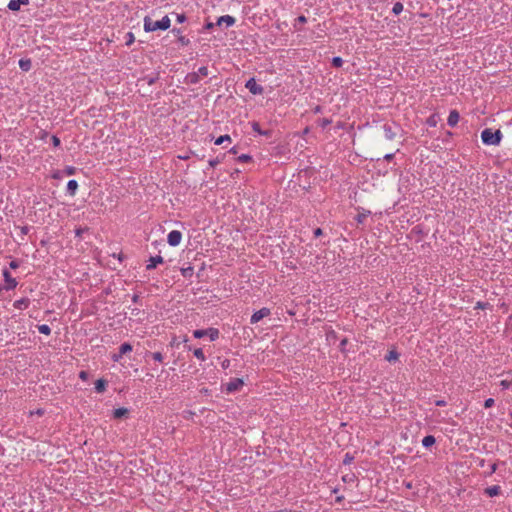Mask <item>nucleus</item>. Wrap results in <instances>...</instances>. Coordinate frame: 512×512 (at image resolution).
Returning a JSON list of instances; mask_svg holds the SVG:
<instances>
[{
  "mask_svg": "<svg viewBox=\"0 0 512 512\" xmlns=\"http://www.w3.org/2000/svg\"><path fill=\"white\" fill-rule=\"evenodd\" d=\"M170 18L166 15L161 20L153 21L149 16L144 18V30L153 32L156 30H167L170 27Z\"/></svg>",
  "mask_w": 512,
  "mask_h": 512,
  "instance_id": "obj_1",
  "label": "nucleus"
},
{
  "mask_svg": "<svg viewBox=\"0 0 512 512\" xmlns=\"http://www.w3.org/2000/svg\"><path fill=\"white\" fill-rule=\"evenodd\" d=\"M502 136V132L499 129L493 131L490 128H486L481 132V139L485 145H499L502 140Z\"/></svg>",
  "mask_w": 512,
  "mask_h": 512,
  "instance_id": "obj_2",
  "label": "nucleus"
},
{
  "mask_svg": "<svg viewBox=\"0 0 512 512\" xmlns=\"http://www.w3.org/2000/svg\"><path fill=\"white\" fill-rule=\"evenodd\" d=\"M193 336L197 339L208 336L211 341H215L219 337V331L216 328L197 329L193 332Z\"/></svg>",
  "mask_w": 512,
  "mask_h": 512,
  "instance_id": "obj_3",
  "label": "nucleus"
},
{
  "mask_svg": "<svg viewBox=\"0 0 512 512\" xmlns=\"http://www.w3.org/2000/svg\"><path fill=\"white\" fill-rule=\"evenodd\" d=\"M245 87L253 95H260L264 91L263 87L257 84L254 78H250L249 80H247Z\"/></svg>",
  "mask_w": 512,
  "mask_h": 512,
  "instance_id": "obj_4",
  "label": "nucleus"
},
{
  "mask_svg": "<svg viewBox=\"0 0 512 512\" xmlns=\"http://www.w3.org/2000/svg\"><path fill=\"white\" fill-rule=\"evenodd\" d=\"M182 239V233L178 230H172L167 236V242L170 246H177L180 244Z\"/></svg>",
  "mask_w": 512,
  "mask_h": 512,
  "instance_id": "obj_5",
  "label": "nucleus"
},
{
  "mask_svg": "<svg viewBox=\"0 0 512 512\" xmlns=\"http://www.w3.org/2000/svg\"><path fill=\"white\" fill-rule=\"evenodd\" d=\"M271 313L270 309L269 308H262L258 311H256L250 318V323L251 324H256L258 323L260 320H262L264 317H267L269 316Z\"/></svg>",
  "mask_w": 512,
  "mask_h": 512,
  "instance_id": "obj_6",
  "label": "nucleus"
},
{
  "mask_svg": "<svg viewBox=\"0 0 512 512\" xmlns=\"http://www.w3.org/2000/svg\"><path fill=\"white\" fill-rule=\"evenodd\" d=\"M3 277H4V280L6 283V285L4 287L5 290L9 291V290L14 289L17 286L18 282L16 281L15 278H13L11 276V274L8 270H6V269L3 270Z\"/></svg>",
  "mask_w": 512,
  "mask_h": 512,
  "instance_id": "obj_7",
  "label": "nucleus"
},
{
  "mask_svg": "<svg viewBox=\"0 0 512 512\" xmlns=\"http://www.w3.org/2000/svg\"><path fill=\"white\" fill-rule=\"evenodd\" d=\"M244 382L241 378H233L229 383L226 385V391L229 393L236 392L240 390V388L243 386Z\"/></svg>",
  "mask_w": 512,
  "mask_h": 512,
  "instance_id": "obj_8",
  "label": "nucleus"
},
{
  "mask_svg": "<svg viewBox=\"0 0 512 512\" xmlns=\"http://www.w3.org/2000/svg\"><path fill=\"white\" fill-rule=\"evenodd\" d=\"M235 18L230 15H224L218 18L216 25L221 26L222 24H225L227 27H230L235 24Z\"/></svg>",
  "mask_w": 512,
  "mask_h": 512,
  "instance_id": "obj_9",
  "label": "nucleus"
},
{
  "mask_svg": "<svg viewBox=\"0 0 512 512\" xmlns=\"http://www.w3.org/2000/svg\"><path fill=\"white\" fill-rule=\"evenodd\" d=\"M460 119V114L457 110H451L447 119V124L450 127H454L457 125Z\"/></svg>",
  "mask_w": 512,
  "mask_h": 512,
  "instance_id": "obj_10",
  "label": "nucleus"
},
{
  "mask_svg": "<svg viewBox=\"0 0 512 512\" xmlns=\"http://www.w3.org/2000/svg\"><path fill=\"white\" fill-rule=\"evenodd\" d=\"M148 264L146 266L147 270L155 269L158 264H162L164 262L163 257L160 255L150 257L148 260Z\"/></svg>",
  "mask_w": 512,
  "mask_h": 512,
  "instance_id": "obj_11",
  "label": "nucleus"
},
{
  "mask_svg": "<svg viewBox=\"0 0 512 512\" xmlns=\"http://www.w3.org/2000/svg\"><path fill=\"white\" fill-rule=\"evenodd\" d=\"M384 134L386 139L393 140L396 137V132L394 127L390 124H384L383 126Z\"/></svg>",
  "mask_w": 512,
  "mask_h": 512,
  "instance_id": "obj_12",
  "label": "nucleus"
},
{
  "mask_svg": "<svg viewBox=\"0 0 512 512\" xmlns=\"http://www.w3.org/2000/svg\"><path fill=\"white\" fill-rule=\"evenodd\" d=\"M251 127H252V130L260 135H264V136H271L272 134V131L271 130H262L261 127H260V124L256 121H253L251 123Z\"/></svg>",
  "mask_w": 512,
  "mask_h": 512,
  "instance_id": "obj_13",
  "label": "nucleus"
},
{
  "mask_svg": "<svg viewBox=\"0 0 512 512\" xmlns=\"http://www.w3.org/2000/svg\"><path fill=\"white\" fill-rule=\"evenodd\" d=\"M484 493L489 497L498 496L501 493V487L499 485L489 486L484 490Z\"/></svg>",
  "mask_w": 512,
  "mask_h": 512,
  "instance_id": "obj_14",
  "label": "nucleus"
},
{
  "mask_svg": "<svg viewBox=\"0 0 512 512\" xmlns=\"http://www.w3.org/2000/svg\"><path fill=\"white\" fill-rule=\"evenodd\" d=\"M30 304V300L28 298H21L19 300H16L13 304V306L16 308V309H20V310H23V309H27L28 306Z\"/></svg>",
  "mask_w": 512,
  "mask_h": 512,
  "instance_id": "obj_15",
  "label": "nucleus"
},
{
  "mask_svg": "<svg viewBox=\"0 0 512 512\" xmlns=\"http://www.w3.org/2000/svg\"><path fill=\"white\" fill-rule=\"evenodd\" d=\"M107 385H108V382L105 379H103V378L98 379L95 382V391L97 393H103V392H105Z\"/></svg>",
  "mask_w": 512,
  "mask_h": 512,
  "instance_id": "obj_16",
  "label": "nucleus"
},
{
  "mask_svg": "<svg viewBox=\"0 0 512 512\" xmlns=\"http://www.w3.org/2000/svg\"><path fill=\"white\" fill-rule=\"evenodd\" d=\"M129 414V410L125 407L117 408L113 411V417L115 419H121L123 417H127Z\"/></svg>",
  "mask_w": 512,
  "mask_h": 512,
  "instance_id": "obj_17",
  "label": "nucleus"
},
{
  "mask_svg": "<svg viewBox=\"0 0 512 512\" xmlns=\"http://www.w3.org/2000/svg\"><path fill=\"white\" fill-rule=\"evenodd\" d=\"M19 67L21 70L28 72L32 67V61L29 58H22L19 60Z\"/></svg>",
  "mask_w": 512,
  "mask_h": 512,
  "instance_id": "obj_18",
  "label": "nucleus"
},
{
  "mask_svg": "<svg viewBox=\"0 0 512 512\" xmlns=\"http://www.w3.org/2000/svg\"><path fill=\"white\" fill-rule=\"evenodd\" d=\"M78 189V182L76 180H69L67 183V193L71 196L76 194Z\"/></svg>",
  "mask_w": 512,
  "mask_h": 512,
  "instance_id": "obj_19",
  "label": "nucleus"
},
{
  "mask_svg": "<svg viewBox=\"0 0 512 512\" xmlns=\"http://www.w3.org/2000/svg\"><path fill=\"white\" fill-rule=\"evenodd\" d=\"M436 442V439L433 435H427L425 436L423 439H422V445L425 447V448H430L432 447Z\"/></svg>",
  "mask_w": 512,
  "mask_h": 512,
  "instance_id": "obj_20",
  "label": "nucleus"
},
{
  "mask_svg": "<svg viewBox=\"0 0 512 512\" xmlns=\"http://www.w3.org/2000/svg\"><path fill=\"white\" fill-rule=\"evenodd\" d=\"M186 82L189 84H197L199 82V74L195 72L187 74Z\"/></svg>",
  "mask_w": 512,
  "mask_h": 512,
  "instance_id": "obj_21",
  "label": "nucleus"
},
{
  "mask_svg": "<svg viewBox=\"0 0 512 512\" xmlns=\"http://www.w3.org/2000/svg\"><path fill=\"white\" fill-rule=\"evenodd\" d=\"M159 79V73H157L155 76H144L141 81H145L148 85H153L157 80Z\"/></svg>",
  "mask_w": 512,
  "mask_h": 512,
  "instance_id": "obj_22",
  "label": "nucleus"
},
{
  "mask_svg": "<svg viewBox=\"0 0 512 512\" xmlns=\"http://www.w3.org/2000/svg\"><path fill=\"white\" fill-rule=\"evenodd\" d=\"M132 351V345L128 342H124L119 347V352L124 355L128 352Z\"/></svg>",
  "mask_w": 512,
  "mask_h": 512,
  "instance_id": "obj_23",
  "label": "nucleus"
},
{
  "mask_svg": "<svg viewBox=\"0 0 512 512\" xmlns=\"http://www.w3.org/2000/svg\"><path fill=\"white\" fill-rule=\"evenodd\" d=\"M398 358H399V353L397 351H395V350L389 351V353L385 356V359L388 362L397 360Z\"/></svg>",
  "mask_w": 512,
  "mask_h": 512,
  "instance_id": "obj_24",
  "label": "nucleus"
},
{
  "mask_svg": "<svg viewBox=\"0 0 512 512\" xmlns=\"http://www.w3.org/2000/svg\"><path fill=\"white\" fill-rule=\"evenodd\" d=\"M37 328H38V331L41 334H44V335H50L51 334V328L47 324L38 325Z\"/></svg>",
  "mask_w": 512,
  "mask_h": 512,
  "instance_id": "obj_25",
  "label": "nucleus"
},
{
  "mask_svg": "<svg viewBox=\"0 0 512 512\" xmlns=\"http://www.w3.org/2000/svg\"><path fill=\"white\" fill-rule=\"evenodd\" d=\"M20 7L21 5L19 4L18 0H10V2L8 3V8L11 11H19Z\"/></svg>",
  "mask_w": 512,
  "mask_h": 512,
  "instance_id": "obj_26",
  "label": "nucleus"
},
{
  "mask_svg": "<svg viewBox=\"0 0 512 512\" xmlns=\"http://www.w3.org/2000/svg\"><path fill=\"white\" fill-rule=\"evenodd\" d=\"M306 22H307V18L304 15H300L295 19V23L293 26L296 30H300V28L298 27V24H305Z\"/></svg>",
  "mask_w": 512,
  "mask_h": 512,
  "instance_id": "obj_27",
  "label": "nucleus"
},
{
  "mask_svg": "<svg viewBox=\"0 0 512 512\" xmlns=\"http://www.w3.org/2000/svg\"><path fill=\"white\" fill-rule=\"evenodd\" d=\"M331 63H332V66L334 68H340L343 65V59L341 57H339V56H335V57L332 58V62Z\"/></svg>",
  "mask_w": 512,
  "mask_h": 512,
  "instance_id": "obj_28",
  "label": "nucleus"
},
{
  "mask_svg": "<svg viewBox=\"0 0 512 512\" xmlns=\"http://www.w3.org/2000/svg\"><path fill=\"white\" fill-rule=\"evenodd\" d=\"M403 11V4L401 2H396L393 5L392 12L395 15H399Z\"/></svg>",
  "mask_w": 512,
  "mask_h": 512,
  "instance_id": "obj_29",
  "label": "nucleus"
},
{
  "mask_svg": "<svg viewBox=\"0 0 512 512\" xmlns=\"http://www.w3.org/2000/svg\"><path fill=\"white\" fill-rule=\"evenodd\" d=\"M225 141H231V138L229 135H221L215 140V145H222Z\"/></svg>",
  "mask_w": 512,
  "mask_h": 512,
  "instance_id": "obj_30",
  "label": "nucleus"
},
{
  "mask_svg": "<svg viewBox=\"0 0 512 512\" xmlns=\"http://www.w3.org/2000/svg\"><path fill=\"white\" fill-rule=\"evenodd\" d=\"M193 354H194V356H195L196 358H198V359H199V360H201V361H205V359H206V358H205V355H204V353H203V350H202L201 348H196V349H194Z\"/></svg>",
  "mask_w": 512,
  "mask_h": 512,
  "instance_id": "obj_31",
  "label": "nucleus"
},
{
  "mask_svg": "<svg viewBox=\"0 0 512 512\" xmlns=\"http://www.w3.org/2000/svg\"><path fill=\"white\" fill-rule=\"evenodd\" d=\"M135 41L134 34L132 32H128L125 35V44L126 46H130Z\"/></svg>",
  "mask_w": 512,
  "mask_h": 512,
  "instance_id": "obj_32",
  "label": "nucleus"
},
{
  "mask_svg": "<svg viewBox=\"0 0 512 512\" xmlns=\"http://www.w3.org/2000/svg\"><path fill=\"white\" fill-rule=\"evenodd\" d=\"M369 213H370L369 211H368V212H364V213H359V214H357V216L355 217V220H356L358 223L362 224V223H364V221H365V220H366V218L368 217V214H369Z\"/></svg>",
  "mask_w": 512,
  "mask_h": 512,
  "instance_id": "obj_33",
  "label": "nucleus"
},
{
  "mask_svg": "<svg viewBox=\"0 0 512 512\" xmlns=\"http://www.w3.org/2000/svg\"><path fill=\"white\" fill-rule=\"evenodd\" d=\"M237 161L242 162V163L251 162L252 156H250L249 154H242V155L238 156Z\"/></svg>",
  "mask_w": 512,
  "mask_h": 512,
  "instance_id": "obj_34",
  "label": "nucleus"
},
{
  "mask_svg": "<svg viewBox=\"0 0 512 512\" xmlns=\"http://www.w3.org/2000/svg\"><path fill=\"white\" fill-rule=\"evenodd\" d=\"M181 273L184 277H191L193 275V267L182 268Z\"/></svg>",
  "mask_w": 512,
  "mask_h": 512,
  "instance_id": "obj_35",
  "label": "nucleus"
},
{
  "mask_svg": "<svg viewBox=\"0 0 512 512\" xmlns=\"http://www.w3.org/2000/svg\"><path fill=\"white\" fill-rule=\"evenodd\" d=\"M331 124V120L328 119V118H322L318 121V125L322 128V129H325L328 125Z\"/></svg>",
  "mask_w": 512,
  "mask_h": 512,
  "instance_id": "obj_36",
  "label": "nucleus"
},
{
  "mask_svg": "<svg viewBox=\"0 0 512 512\" xmlns=\"http://www.w3.org/2000/svg\"><path fill=\"white\" fill-rule=\"evenodd\" d=\"M353 460H354V456L351 455L350 453H346L344 456V459H343V464L349 465L352 463Z\"/></svg>",
  "mask_w": 512,
  "mask_h": 512,
  "instance_id": "obj_37",
  "label": "nucleus"
},
{
  "mask_svg": "<svg viewBox=\"0 0 512 512\" xmlns=\"http://www.w3.org/2000/svg\"><path fill=\"white\" fill-rule=\"evenodd\" d=\"M426 123L430 127H435L437 125L436 115H431L430 117H428Z\"/></svg>",
  "mask_w": 512,
  "mask_h": 512,
  "instance_id": "obj_38",
  "label": "nucleus"
},
{
  "mask_svg": "<svg viewBox=\"0 0 512 512\" xmlns=\"http://www.w3.org/2000/svg\"><path fill=\"white\" fill-rule=\"evenodd\" d=\"M177 40L181 46H188L190 44V40L183 35L179 36Z\"/></svg>",
  "mask_w": 512,
  "mask_h": 512,
  "instance_id": "obj_39",
  "label": "nucleus"
},
{
  "mask_svg": "<svg viewBox=\"0 0 512 512\" xmlns=\"http://www.w3.org/2000/svg\"><path fill=\"white\" fill-rule=\"evenodd\" d=\"M221 162H222V159L220 157H216L215 159L209 160L208 163H209L210 167L214 168V167H216Z\"/></svg>",
  "mask_w": 512,
  "mask_h": 512,
  "instance_id": "obj_40",
  "label": "nucleus"
},
{
  "mask_svg": "<svg viewBox=\"0 0 512 512\" xmlns=\"http://www.w3.org/2000/svg\"><path fill=\"white\" fill-rule=\"evenodd\" d=\"M151 356L157 362H162L163 361V355L160 352H153V353H151Z\"/></svg>",
  "mask_w": 512,
  "mask_h": 512,
  "instance_id": "obj_41",
  "label": "nucleus"
},
{
  "mask_svg": "<svg viewBox=\"0 0 512 512\" xmlns=\"http://www.w3.org/2000/svg\"><path fill=\"white\" fill-rule=\"evenodd\" d=\"M196 73L199 74V77L200 76L206 77V76H208V68L206 66H202L198 69V71Z\"/></svg>",
  "mask_w": 512,
  "mask_h": 512,
  "instance_id": "obj_42",
  "label": "nucleus"
},
{
  "mask_svg": "<svg viewBox=\"0 0 512 512\" xmlns=\"http://www.w3.org/2000/svg\"><path fill=\"white\" fill-rule=\"evenodd\" d=\"M489 305H490V304H489L488 302H481V301H478V302L476 303L475 309H482V310H484V309L488 308V307H489Z\"/></svg>",
  "mask_w": 512,
  "mask_h": 512,
  "instance_id": "obj_43",
  "label": "nucleus"
},
{
  "mask_svg": "<svg viewBox=\"0 0 512 512\" xmlns=\"http://www.w3.org/2000/svg\"><path fill=\"white\" fill-rule=\"evenodd\" d=\"M493 405H494V399L493 398H488L484 402V407L485 408H491Z\"/></svg>",
  "mask_w": 512,
  "mask_h": 512,
  "instance_id": "obj_44",
  "label": "nucleus"
},
{
  "mask_svg": "<svg viewBox=\"0 0 512 512\" xmlns=\"http://www.w3.org/2000/svg\"><path fill=\"white\" fill-rule=\"evenodd\" d=\"M51 139H52V144L54 147L60 146L61 141L56 135H53Z\"/></svg>",
  "mask_w": 512,
  "mask_h": 512,
  "instance_id": "obj_45",
  "label": "nucleus"
},
{
  "mask_svg": "<svg viewBox=\"0 0 512 512\" xmlns=\"http://www.w3.org/2000/svg\"><path fill=\"white\" fill-rule=\"evenodd\" d=\"M75 171H76V168H75V167H73V166H67V167L65 168V173H66L67 175H73V174L75 173Z\"/></svg>",
  "mask_w": 512,
  "mask_h": 512,
  "instance_id": "obj_46",
  "label": "nucleus"
},
{
  "mask_svg": "<svg viewBox=\"0 0 512 512\" xmlns=\"http://www.w3.org/2000/svg\"><path fill=\"white\" fill-rule=\"evenodd\" d=\"M171 33H173L178 38L179 36H182V29L181 28H173L171 30Z\"/></svg>",
  "mask_w": 512,
  "mask_h": 512,
  "instance_id": "obj_47",
  "label": "nucleus"
},
{
  "mask_svg": "<svg viewBox=\"0 0 512 512\" xmlns=\"http://www.w3.org/2000/svg\"><path fill=\"white\" fill-rule=\"evenodd\" d=\"M176 19H177V22L183 23V22L186 21V16L183 13L182 14H177Z\"/></svg>",
  "mask_w": 512,
  "mask_h": 512,
  "instance_id": "obj_48",
  "label": "nucleus"
},
{
  "mask_svg": "<svg viewBox=\"0 0 512 512\" xmlns=\"http://www.w3.org/2000/svg\"><path fill=\"white\" fill-rule=\"evenodd\" d=\"M347 343H348V339L347 338H344V339L341 340V342H340V350L342 352L345 351V346L347 345Z\"/></svg>",
  "mask_w": 512,
  "mask_h": 512,
  "instance_id": "obj_49",
  "label": "nucleus"
},
{
  "mask_svg": "<svg viewBox=\"0 0 512 512\" xmlns=\"http://www.w3.org/2000/svg\"><path fill=\"white\" fill-rule=\"evenodd\" d=\"M500 385L502 386L503 389H508L511 385V382L508 380H502Z\"/></svg>",
  "mask_w": 512,
  "mask_h": 512,
  "instance_id": "obj_50",
  "label": "nucleus"
},
{
  "mask_svg": "<svg viewBox=\"0 0 512 512\" xmlns=\"http://www.w3.org/2000/svg\"><path fill=\"white\" fill-rule=\"evenodd\" d=\"M9 267L11 269H17L19 267V262L17 260H12L10 263H9Z\"/></svg>",
  "mask_w": 512,
  "mask_h": 512,
  "instance_id": "obj_51",
  "label": "nucleus"
},
{
  "mask_svg": "<svg viewBox=\"0 0 512 512\" xmlns=\"http://www.w3.org/2000/svg\"><path fill=\"white\" fill-rule=\"evenodd\" d=\"M122 356L123 355L119 352L117 354H113L111 358L114 362H118L122 358Z\"/></svg>",
  "mask_w": 512,
  "mask_h": 512,
  "instance_id": "obj_52",
  "label": "nucleus"
},
{
  "mask_svg": "<svg viewBox=\"0 0 512 512\" xmlns=\"http://www.w3.org/2000/svg\"><path fill=\"white\" fill-rule=\"evenodd\" d=\"M79 377L82 379V380H87L88 379V372L87 371H81L79 373Z\"/></svg>",
  "mask_w": 512,
  "mask_h": 512,
  "instance_id": "obj_53",
  "label": "nucleus"
},
{
  "mask_svg": "<svg viewBox=\"0 0 512 512\" xmlns=\"http://www.w3.org/2000/svg\"><path fill=\"white\" fill-rule=\"evenodd\" d=\"M216 24L212 23V22H207L205 25H204V29L205 30H211L214 28Z\"/></svg>",
  "mask_w": 512,
  "mask_h": 512,
  "instance_id": "obj_54",
  "label": "nucleus"
},
{
  "mask_svg": "<svg viewBox=\"0 0 512 512\" xmlns=\"http://www.w3.org/2000/svg\"><path fill=\"white\" fill-rule=\"evenodd\" d=\"M394 156H395L394 153H388V154L384 155L383 159L386 161H391L394 158Z\"/></svg>",
  "mask_w": 512,
  "mask_h": 512,
  "instance_id": "obj_55",
  "label": "nucleus"
},
{
  "mask_svg": "<svg viewBox=\"0 0 512 512\" xmlns=\"http://www.w3.org/2000/svg\"><path fill=\"white\" fill-rule=\"evenodd\" d=\"M20 230H21V234H22V235H26V234H28V232H29L30 228H29L28 226H22V227L20 228Z\"/></svg>",
  "mask_w": 512,
  "mask_h": 512,
  "instance_id": "obj_56",
  "label": "nucleus"
},
{
  "mask_svg": "<svg viewBox=\"0 0 512 512\" xmlns=\"http://www.w3.org/2000/svg\"><path fill=\"white\" fill-rule=\"evenodd\" d=\"M313 233L315 237H319L323 234V231L321 228H316Z\"/></svg>",
  "mask_w": 512,
  "mask_h": 512,
  "instance_id": "obj_57",
  "label": "nucleus"
},
{
  "mask_svg": "<svg viewBox=\"0 0 512 512\" xmlns=\"http://www.w3.org/2000/svg\"><path fill=\"white\" fill-rule=\"evenodd\" d=\"M446 404H447V403H446V401H445V400H436V401H435V405H436V406H440V407H442V406H446Z\"/></svg>",
  "mask_w": 512,
  "mask_h": 512,
  "instance_id": "obj_58",
  "label": "nucleus"
},
{
  "mask_svg": "<svg viewBox=\"0 0 512 512\" xmlns=\"http://www.w3.org/2000/svg\"><path fill=\"white\" fill-rule=\"evenodd\" d=\"M497 470V464L494 463L491 465L490 467V472H489V475H492L495 471Z\"/></svg>",
  "mask_w": 512,
  "mask_h": 512,
  "instance_id": "obj_59",
  "label": "nucleus"
},
{
  "mask_svg": "<svg viewBox=\"0 0 512 512\" xmlns=\"http://www.w3.org/2000/svg\"><path fill=\"white\" fill-rule=\"evenodd\" d=\"M230 365V361L228 359H225L223 362H222V367L224 369L228 368Z\"/></svg>",
  "mask_w": 512,
  "mask_h": 512,
  "instance_id": "obj_60",
  "label": "nucleus"
},
{
  "mask_svg": "<svg viewBox=\"0 0 512 512\" xmlns=\"http://www.w3.org/2000/svg\"><path fill=\"white\" fill-rule=\"evenodd\" d=\"M229 153L236 155L238 153V148L236 146L232 147L229 150Z\"/></svg>",
  "mask_w": 512,
  "mask_h": 512,
  "instance_id": "obj_61",
  "label": "nucleus"
},
{
  "mask_svg": "<svg viewBox=\"0 0 512 512\" xmlns=\"http://www.w3.org/2000/svg\"><path fill=\"white\" fill-rule=\"evenodd\" d=\"M139 298H140V296H139L138 294H134V295L132 296V301H133L134 303H138Z\"/></svg>",
  "mask_w": 512,
  "mask_h": 512,
  "instance_id": "obj_62",
  "label": "nucleus"
},
{
  "mask_svg": "<svg viewBox=\"0 0 512 512\" xmlns=\"http://www.w3.org/2000/svg\"><path fill=\"white\" fill-rule=\"evenodd\" d=\"M18 2L20 5H28L29 4V0H18Z\"/></svg>",
  "mask_w": 512,
  "mask_h": 512,
  "instance_id": "obj_63",
  "label": "nucleus"
},
{
  "mask_svg": "<svg viewBox=\"0 0 512 512\" xmlns=\"http://www.w3.org/2000/svg\"><path fill=\"white\" fill-rule=\"evenodd\" d=\"M321 112V107L320 106H316L315 109H314V113H319Z\"/></svg>",
  "mask_w": 512,
  "mask_h": 512,
  "instance_id": "obj_64",
  "label": "nucleus"
}]
</instances>
